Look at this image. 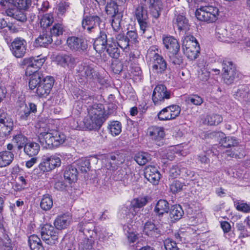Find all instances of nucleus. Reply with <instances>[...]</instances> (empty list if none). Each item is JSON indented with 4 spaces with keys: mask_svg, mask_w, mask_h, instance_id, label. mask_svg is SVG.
<instances>
[{
    "mask_svg": "<svg viewBox=\"0 0 250 250\" xmlns=\"http://www.w3.org/2000/svg\"><path fill=\"white\" fill-rule=\"evenodd\" d=\"M182 172L185 173V175L189 176L191 172L188 171L187 169L182 168L180 166L178 165L173 166L169 169V176L172 178H177Z\"/></svg>",
    "mask_w": 250,
    "mask_h": 250,
    "instance_id": "obj_34",
    "label": "nucleus"
},
{
    "mask_svg": "<svg viewBox=\"0 0 250 250\" xmlns=\"http://www.w3.org/2000/svg\"><path fill=\"white\" fill-rule=\"evenodd\" d=\"M24 153L29 157L36 156L40 150L39 145L35 142H28L24 147Z\"/></svg>",
    "mask_w": 250,
    "mask_h": 250,
    "instance_id": "obj_22",
    "label": "nucleus"
},
{
    "mask_svg": "<svg viewBox=\"0 0 250 250\" xmlns=\"http://www.w3.org/2000/svg\"><path fill=\"white\" fill-rule=\"evenodd\" d=\"M78 171L73 166H68L66 167L64 172V178L69 183L76 181L77 179Z\"/></svg>",
    "mask_w": 250,
    "mask_h": 250,
    "instance_id": "obj_21",
    "label": "nucleus"
},
{
    "mask_svg": "<svg viewBox=\"0 0 250 250\" xmlns=\"http://www.w3.org/2000/svg\"><path fill=\"white\" fill-rule=\"evenodd\" d=\"M66 44L70 50L74 51H84L87 47V41L84 39L74 36L67 38Z\"/></svg>",
    "mask_w": 250,
    "mask_h": 250,
    "instance_id": "obj_10",
    "label": "nucleus"
},
{
    "mask_svg": "<svg viewBox=\"0 0 250 250\" xmlns=\"http://www.w3.org/2000/svg\"><path fill=\"white\" fill-rule=\"evenodd\" d=\"M118 45L123 50L127 52L129 49V42L125 38L124 40H123L121 41H118V42H116Z\"/></svg>",
    "mask_w": 250,
    "mask_h": 250,
    "instance_id": "obj_64",
    "label": "nucleus"
},
{
    "mask_svg": "<svg viewBox=\"0 0 250 250\" xmlns=\"http://www.w3.org/2000/svg\"><path fill=\"white\" fill-rule=\"evenodd\" d=\"M135 15L139 24L140 29L143 33L148 28L147 23V13L146 10L144 8L143 4H141L136 8Z\"/></svg>",
    "mask_w": 250,
    "mask_h": 250,
    "instance_id": "obj_12",
    "label": "nucleus"
},
{
    "mask_svg": "<svg viewBox=\"0 0 250 250\" xmlns=\"http://www.w3.org/2000/svg\"><path fill=\"white\" fill-rule=\"evenodd\" d=\"M222 65L223 67V72H228L230 69H235L232 62L227 59L223 61Z\"/></svg>",
    "mask_w": 250,
    "mask_h": 250,
    "instance_id": "obj_61",
    "label": "nucleus"
},
{
    "mask_svg": "<svg viewBox=\"0 0 250 250\" xmlns=\"http://www.w3.org/2000/svg\"><path fill=\"white\" fill-rule=\"evenodd\" d=\"M13 127V120L3 113L0 115V132L5 136L9 134Z\"/></svg>",
    "mask_w": 250,
    "mask_h": 250,
    "instance_id": "obj_14",
    "label": "nucleus"
},
{
    "mask_svg": "<svg viewBox=\"0 0 250 250\" xmlns=\"http://www.w3.org/2000/svg\"><path fill=\"white\" fill-rule=\"evenodd\" d=\"M228 31L224 28L217 27L216 29V38L221 42H228Z\"/></svg>",
    "mask_w": 250,
    "mask_h": 250,
    "instance_id": "obj_50",
    "label": "nucleus"
},
{
    "mask_svg": "<svg viewBox=\"0 0 250 250\" xmlns=\"http://www.w3.org/2000/svg\"><path fill=\"white\" fill-rule=\"evenodd\" d=\"M14 154L9 151L0 152V167L9 166L13 161Z\"/></svg>",
    "mask_w": 250,
    "mask_h": 250,
    "instance_id": "obj_26",
    "label": "nucleus"
},
{
    "mask_svg": "<svg viewBox=\"0 0 250 250\" xmlns=\"http://www.w3.org/2000/svg\"><path fill=\"white\" fill-rule=\"evenodd\" d=\"M170 97V92L163 84H159L155 87L152 96L153 102L155 105L162 104L165 100L169 99Z\"/></svg>",
    "mask_w": 250,
    "mask_h": 250,
    "instance_id": "obj_9",
    "label": "nucleus"
},
{
    "mask_svg": "<svg viewBox=\"0 0 250 250\" xmlns=\"http://www.w3.org/2000/svg\"><path fill=\"white\" fill-rule=\"evenodd\" d=\"M184 211L180 205L172 206L170 209L169 217L172 222L179 220L183 216Z\"/></svg>",
    "mask_w": 250,
    "mask_h": 250,
    "instance_id": "obj_28",
    "label": "nucleus"
},
{
    "mask_svg": "<svg viewBox=\"0 0 250 250\" xmlns=\"http://www.w3.org/2000/svg\"><path fill=\"white\" fill-rule=\"evenodd\" d=\"M31 3V0H14L13 5L19 10L27 9Z\"/></svg>",
    "mask_w": 250,
    "mask_h": 250,
    "instance_id": "obj_48",
    "label": "nucleus"
},
{
    "mask_svg": "<svg viewBox=\"0 0 250 250\" xmlns=\"http://www.w3.org/2000/svg\"><path fill=\"white\" fill-rule=\"evenodd\" d=\"M61 165V160L57 155L47 154L44 155L38 167L34 170V174L38 177L41 176L44 172L50 171Z\"/></svg>",
    "mask_w": 250,
    "mask_h": 250,
    "instance_id": "obj_3",
    "label": "nucleus"
},
{
    "mask_svg": "<svg viewBox=\"0 0 250 250\" xmlns=\"http://www.w3.org/2000/svg\"><path fill=\"white\" fill-rule=\"evenodd\" d=\"M38 138L43 147L52 149L62 144L65 140V136L55 129L40 128Z\"/></svg>",
    "mask_w": 250,
    "mask_h": 250,
    "instance_id": "obj_1",
    "label": "nucleus"
},
{
    "mask_svg": "<svg viewBox=\"0 0 250 250\" xmlns=\"http://www.w3.org/2000/svg\"><path fill=\"white\" fill-rule=\"evenodd\" d=\"M104 114L103 105H93L88 109V115L83 121L85 127L90 130L100 127L103 124Z\"/></svg>",
    "mask_w": 250,
    "mask_h": 250,
    "instance_id": "obj_2",
    "label": "nucleus"
},
{
    "mask_svg": "<svg viewBox=\"0 0 250 250\" xmlns=\"http://www.w3.org/2000/svg\"><path fill=\"white\" fill-rule=\"evenodd\" d=\"M122 16L120 14L118 16H114L113 17L111 25L113 30L116 32H119L121 28V22Z\"/></svg>",
    "mask_w": 250,
    "mask_h": 250,
    "instance_id": "obj_57",
    "label": "nucleus"
},
{
    "mask_svg": "<svg viewBox=\"0 0 250 250\" xmlns=\"http://www.w3.org/2000/svg\"><path fill=\"white\" fill-rule=\"evenodd\" d=\"M78 165L82 172H87L90 169V163L86 159H81L79 161Z\"/></svg>",
    "mask_w": 250,
    "mask_h": 250,
    "instance_id": "obj_60",
    "label": "nucleus"
},
{
    "mask_svg": "<svg viewBox=\"0 0 250 250\" xmlns=\"http://www.w3.org/2000/svg\"><path fill=\"white\" fill-rule=\"evenodd\" d=\"M13 142L16 144L19 150L23 147H24L28 142L27 139L21 134H18L15 136L13 139Z\"/></svg>",
    "mask_w": 250,
    "mask_h": 250,
    "instance_id": "obj_46",
    "label": "nucleus"
},
{
    "mask_svg": "<svg viewBox=\"0 0 250 250\" xmlns=\"http://www.w3.org/2000/svg\"><path fill=\"white\" fill-rule=\"evenodd\" d=\"M181 108L179 105L173 104L162 109L157 114L160 121H169L175 119L179 116Z\"/></svg>",
    "mask_w": 250,
    "mask_h": 250,
    "instance_id": "obj_8",
    "label": "nucleus"
},
{
    "mask_svg": "<svg viewBox=\"0 0 250 250\" xmlns=\"http://www.w3.org/2000/svg\"><path fill=\"white\" fill-rule=\"evenodd\" d=\"M92 225L91 223H81L80 224V230L86 235V232L90 233L91 230H89L90 227ZM92 231V234H90V238L84 239L79 244V250H95L93 248L94 240L92 238L95 235H97V232Z\"/></svg>",
    "mask_w": 250,
    "mask_h": 250,
    "instance_id": "obj_6",
    "label": "nucleus"
},
{
    "mask_svg": "<svg viewBox=\"0 0 250 250\" xmlns=\"http://www.w3.org/2000/svg\"><path fill=\"white\" fill-rule=\"evenodd\" d=\"M147 134L152 140L156 142L160 141L165 135V130L163 127L152 126L148 128Z\"/></svg>",
    "mask_w": 250,
    "mask_h": 250,
    "instance_id": "obj_19",
    "label": "nucleus"
},
{
    "mask_svg": "<svg viewBox=\"0 0 250 250\" xmlns=\"http://www.w3.org/2000/svg\"><path fill=\"white\" fill-rule=\"evenodd\" d=\"M11 47L13 55L20 58L23 57L26 53L27 43L24 39L17 38L12 42Z\"/></svg>",
    "mask_w": 250,
    "mask_h": 250,
    "instance_id": "obj_11",
    "label": "nucleus"
},
{
    "mask_svg": "<svg viewBox=\"0 0 250 250\" xmlns=\"http://www.w3.org/2000/svg\"><path fill=\"white\" fill-rule=\"evenodd\" d=\"M54 21V17L51 14H45L40 19L41 26L42 28H47Z\"/></svg>",
    "mask_w": 250,
    "mask_h": 250,
    "instance_id": "obj_47",
    "label": "nucleus"
},
{
    "mask_svg": "<svg viewBox=\"0 0 250 250\" xmlns=\"http://www.w3.org/2000/svg\"><path fill=\"white\" fill-rule=\"evenodd\" d=\"M108 129L111 134L113 136H116L121 132L122 125L118 121H113L109 125Z\"/></svg>",
    "mask_w": 250,
    "mask_h": 250,
    "instance_id": "obj_44",
    "label": "nucleus"
},
{
    "mask_svg": "<svg viewBox=\"0 0 250 250\" xmlns=\"http://www.w3.org/2000/svg\"><path fill=\"white\" fill-rule=\"evenodd\" d=\"M54 79L51 76H46L42 78L36 88V93L39 97H45L47 96L53 85Z\"/></svg>",
    "mask_w": 250,
    "mask_h": 250,
    "instance_id": "obj_13",
    "label": "nucleus"
},
{
    "mask_svg": "<svg viewBox=\"0 0 250 250\" xmlns=\"http://www.w3.org/2000/svg\"><path fill=\"white\" fill-rule=\"evenodd\" d=\"M71 217L69 215L63 214L58 216L54 222V226L58 229H64L69 224Z\"/></svg>",
    "mask_w": 250,
    "mask_h": 250,
    "instance_id": "obj_27",
    "label": "nucleus"
},
{
    "mask_svg": "<svg viewBox=\"0 0 250 250\" xmlns=\"http://www.w3.org/2000/svg\"><path fill=\"white\" fill-rule=\"evenodd\" d=\"M74 61V58L67 54H59L55 58L56 63L63 67L69 66L73 63Z\"/></svg>",
    "mask_w": 250,
    "mask_h": 250,
    "instance_id": "obj_25",
    "label": "nucleus"
},
{
    "mask_svg": "<svg viewBox=\"0 0 250 250\" xmlns=\"http://www.w3.org/2000/svg\"><path fill=\"white\" fill-rule=\"evenodd\" d=\"M145 176L148 181L154 185L158 183L160 179V174L156 167L148 166L145 170Z\"/></svg>",
    "mask_w": 250,
    "mask_h": 250,
    "instance_id": "obj_16",
    "label": "nucleus"
},
{
    "mask_svg": "<svg viewBox=\"0 0 250 250\" xmlns=\"http://www.w3.org/2000/svg\"><path fill=\"white\" fill-rule=\"evenodd\" d=\"M234 206L237 210L243 212L250 211V206L242 201H236L234 202Z\"/></svg>",
    "mask_w": 250,
    "mask_h": 250,
    "instance_id": "obj_53",
    "label": "nucleus"
},
{
    "mask_svg": "<svg viewBox=\"0 0 250 250\" xmlns=\"http://www.w3.org/2000/svg\"><path fill=\"white\" fill-rule=\"evenodd\" d=\"M41 234L42 238L47 244L52 245L58 241V232L51 225H44L41 228Z\"/></svg>",
    "mask_w": 250,
    "mask_h": 250,
    "instance_id": "obj_7",
    "label": "nucleus"
},
{
    "mask_svg": "<svg viewBox=\"0 0 250 250\" xmlns=\"http://www.w3.org/2000/svg\"><path fill=\"white\" fill-rule=\"evenodd\" d=\"M123 4H119L118 2L112 1L108 3L106 7L105 11L108 15H110L113 17L114 16H118L119 14V7L121 6Z\"/></svg>",
    "mask_w": 250,
    "mask_h": 250,
    "instance_id": "obj_36",
    "label": "nucleus"
},
{
    "mask_svg": "<svg viewBox=\"0 0 250 250\" xmlns=\"http://www.w3.org/2000/svg\"><path fill=\"white\" fill-rule=\"evenodd\" d=\"M156 46H152L147 51V56L153 60L152 70L157 73H163L167 68V63L159 53Z\"/></svg>",
    "mask_w": 250,
    "mask_h": 250,
    "instance_id": "obj_5",
    "label": "nucleus"
},
{
    "mask_svg": "<svg viewBox=\"0 0 250 250\" xmlns=\"http://www.w3.org/2000/svg\"><path fill=\"white\" fill-rule=\"evenodd\" d=\"M210 75V73L208 71V70L205 68L203 67L200 69L198 73V78L199 79L203 82L207 81Z\"/></svg>",
    "mask_w": 250,
    "mask_h": 250,
    "instance_id": "obj_59",
    "label": "nucleus"
},
{
    "mask_svg": "<svg viewBox=\"0 0 250 250\" xmlns=\"http://www.w3.org/2000/svg\"><path fill=\"white\" fill-rule=\"evenodd\" d=\"M28 244L31 250H43L41 241L36 235H32L29 237Z\"/></svg>",
    "mask_w": 250,
    "mask_h": 250,
    "instance_id": "obj_33",
    "label": "nucleus"
},
{
    "mask_svg": "<svg viewBox=\"0 0 250 250\" xmlns=\"http://www.w3.org/2000/svg\"><path fill=\"white\" fill-rule=\"evenodd\" d=\"M198 45L199 44L196 39L192 36H186L182 40V49L189 48L191 46H196Z\"/></svg>",
    "mask_w": 250,
    "mask_h": 250,
    "instance_id": "obj_42",
    "label": "nucleus"
},
{
    "mask_svg": "<svg viewBox=\"0 0 250 250\" xmlns=\"http://www.w3.org/2000/svg\"><path fill=\"white\" fill-rule=\"evenodd\" d=\"M186 102L195 105H200L203 103V99L198 95L194 94L189 96L186 98Z\"/></svg>",
    "mask_w": 250,
    "mask_h": 250,
    "instance_id": "obj_51",
    "label": "nucleus"
},
{
    "mask_svg": "<svg viewBox=\"0 0 250 250\" xmlns=\"http://www.w3.org/2000/svg\"><path fill=\"white\" fill-rule=\"evenodd\" d=\"M100 22V19L97 16L86 17L82 21V26L88 32H94Z\"/></svg>",
    "mask_w": 250,
    "mask_h": 250,
    "instance_id": "obj_15",
    "label": "nucleus"
},
{
    "mask_svg": "<svg viewBox=\"0 0 250 250\" xmlns=\"http://www.w3.org/2000/svg\"><path fill=\"white\" fill-rule=\"evenodd\" d=\"M164 245L166 250H179L176 242L170 238L164 240Z\"/></svg>",
    "mask_w": 250,
    "mask_h": 250,
    "instance_id": "obj_58",
    "label": "nucleus"
},
{
    "mask_svg": "<svg viewBox=\"0 0 250 250\" xmlns=\"http://www.w3.org/2000/svg\"><path fill=\"white\" fill-rule=\"evenodd\" d=\"M182 49L184 54L188 58L191 60L196 59L200 52L199 45L196 46H192L189 48H184Z\"/></svg>",
    "mask_w": 250,
    "mask_h": 250,
    "instance_id": "obj_35",
    "label": "nucleus"
},
{
    "mask_svg": "<svg viewBox=\"0 0 250 250\" xmlns=\"http://www.w3.org/2000/svg\"><path fill=\"white\" fill-rule=\"evenodd\" d=\"M53 206V200L48 194L42 196L40 202V207L44 210H49Z\"/></svg>",
    "mask_w": 250,
    "mask_h": 250,
    "instance_id": "obj_40",
    "label": "nucleus"
},
{
    "mask_svg": "<svg viewBox=\"0 0 250 250\" xmlns=\"http://www.w3.org/2000/svg\"><path fill=\"white\" fill-rule=\"evenodd\" d=\"M118 46L117 42H115L113 38H111V39L108 40L106 51L113 58H118L120 56V51Z\"/></svg>",
    "mask_w": 250,
    "mask_h": 250,
    "instance_id": "obj_24",
    "label": "nucleus"
},
{
    "mask_svg": "<svg viewBox=\"0 0 250 250\" xmlns=\"http://www.w3.org/2000/svg\"><path fill=\"white\" fill-rule=\"evenodd\" d=\"M144 231L146 235L151 237H158L160 234V229L150 221L145 223Z\"/></svg>",
    "mask_w": 250,
    "mask_h": 250,
    "instance_id": "obj_23",
    "label": "nucleus"
},
{
    "mask_svg": "<svg viewBox=\"0 0 250 250\" xmlns=\"http://www.w3.org/2000/svg\"><path fill=\"white\" fill-rule=\"evenodd\" d=\"M51 36L46 33H43L40 35L35 40V45L36 46L45 47L52 42Z\"/></svg>",
    "mask_w": 250,
    "mask_h": 250,
    "instance_id": "obj_29",
    "label": "nucleus"
},
{
    "mask_svg": "<svg viewBox=\"0 0 250 250\" xmlns=\"http://www.w3.org/2000/svg\"><path fill=\"white\" fill-rule=\"evenodd\" d=\"M42 74L41 73H35L30 77L29 81V86L31 89L37 88L38 86L42 82Z\"/></svg>",
    "mask_w": 250,
    "mask_h": 250,
    "instance_id": "obj_39",
    "label": "nucleus"
},
{
    "mask_svg": "<svg viewBox=\"0 0 250 250\" xmlns=\"http://www.w3.org/2000/svg\"><path fill=\"white\" fill-rule=\"evenodd\" d=\"M219 14L218 8L212 6H202L195 12V16L197 19L209 23L216 21Z\"/></svg>",
    "mask_w": 250,
    "mask_h": 250,
    "instance_id": "obj_4",
    "label": "nucleus"
},
{
    "mask_svg": "<svg viewBox=\"0 0 250 250\" xmlns=\"http://www.w3.org/2000/svg\"><path fill=\"white\" fill-rule=\"evenodd\" d=\"M169 209V204L167 201L165 200H160L156 205L154 211L157 215L161 216L167 213Z\"/></svg>",
    "mask_w": 250,
    "mask_h": 250,
    "instance_id": "obj_30",
    "label": "nucleus"
},
{
    "mask_svg": "<svg viewBox=\"0 0 250 250\" xmlns=\"http://www.w3.org/2000/svg\"><path fill=\"white\" fill-rule=\"evenodd\" d=\"M36 110L37 106L35 104L30 103L28 106L23 102L21 103L18 109V114L22 120H27L30 113H34Z\"/></svg>",
    "mask_w": 250,
    "mask_h": 250,
    "instance_id": "obj_17",
    "label": "nucleus"
},
{
    "mask_svg": "<svg viewBox=\"0 0 250 250\" xmlns=\"http://www.w3.org/2000/svg\"><path fill=\"white\" fill-rule=\"evenodd\" d=\"M163 42L165 47L169 52L173 55L177 54L180 45L176 39L171 36H166L163 38Z\"/></svg>",
    "mask_w": 250,
    "mask_h": 250,
    "instance_id": "obj_18",
    "label": "nucleus"
},
{
    "mask_svg": "<svg viewBox=\"0 0 250 250\" xmlns=\"http://www.w3.org/2000/svg\"><path fill=\"white\" fill-rule=\"evenodd\" d=\"M174 24L176 25L180 31L187 30L188 28V22L186 18L182 15H178L175 19Z\"/></svg>",
    "mask_w": 250,
    "mask_h": 250,
    "instance_id": "obj_41",
    "label": "nucleus"
},
{
    "mask_svg": "<svg viewBox=\"0 0 250 250\" xmlns=\"http://www.w3.org/2000/svg\"><path fill=\"white\" fill-rule=\"evenodd\" d=\"M148 199L149 198L147 196L138 197L134 199L132 204L134 207L141 208L147 203Z\"/></svg>",
    "mask_w": 250,
    "mask_h": 250,
    "instance_id": "obj_52",
    "label": "nucleus"
},
{
    "mask_svg": "<svg viewBox=\"0 0 250 250\" xmlns=\"http://www.w3.org/2000/svg\"><path fill=\"white\" fill-rule=\"evenodd\" d=\"M221 143L224 147H229L237 145L238 142L234 137H228L222 140Z\"/></svg>",
    "mask_w": 250,
    "mask_h": 250,
    "instance_id": "obj_56",
    "label": "nucleus"
},
{
    "mask_svg": "<svg viewBox=\"0 0 250 250\" xmlns=\"http://www.w3.org/2000/svg\"><path fill=\"white\" fill-rule=\"evenodd\" d=\"M45 62L44 58H25L22 60V63H30L35 66V68L38 70L42 65Z\"/></svg>",
    "mask_w": 250,
    "mask_h": 250,
    "instance_id": "obj_45",
    "label": "nucleus"
},
{
    "mask_svg": "<svg viewBox=\"0 0 250 250\" xmlns=\"http://www.w3.org/2000/svg\"><path fill=\"white\" fill-rule=\"evenodd\" d=\"M149 156L147 153L145 152H138L134 157L135 161L139 165H144L148 161Z\"/></svg>",
    "mask_w": 250,
    "mask_h": 250,
    "instance_id": "obj_49",
    "label": "nucleus"
},
{
    "mask_svg": "<svg viewBox=\"0 0 250 250\" xmlns=\"http://www.w3.org/2000/svg\"><path fill=\"white\" fill-rule=\"evenodd\" d=\"M222 76L224 82L227 84H230L237 78V72L235 69H230L228 72H223Z\"/></svg>",
    "mask_w": 250,
    "mask_h": 250,
    "instance_id": "obj_38",
    "label": "nucleus"
},
{
    "mask_svg": "<svg viewBox=\"0 0 250 250\" xmlns=\"http://www.w3.org/2000/svg\"><path fill=\"white\" fill-rule=\"evenodd\" d=\"M223 118L220 115L211 114L207 116L205 120V123L210 125H215L220 123Z\"/></svg>",
    "mask_w": 250,
    "mask_h": 250,
    "instance_id": "obj_43",
    "label": "nucleus"
},
{
    "mask_svg": "<svg viewBox=\"0 0 250 250\" xmlns=\"http://www.w3.org/2000/svg\"><path fill=\"white\" fill-rule=\"evenodd\" d=\"M6 13L8 16L13 17L18 21L24 22L26 20V17L24 14L16 8H9L6 10Z\"/></svg>",
    "mask_w": 250,
    "mask_h": 250,
    "instance_id": "obj_32",
    "label": "nucleus"
},
{
    "mask_svg": "<svg viewBox=\"0 0 250 250\" xmlns=\"http://www.w3.org/2000/svg\"><path fill=\"white\" fill-rule=\"evenodd\" d=\"M126 38L129 42L135 43L138 42V35L135 31H129L127 33Z\"/></svg>",
    "mask_w": 250,
    "mask_h": 250,
    "instance_id": "obj_63",
    "label": "nucleus"
},
{
    "mask_svg": "<svg viewBox=\"0 0 250 250\" xmlns=\"http://www.w3.org/2000/svg\"><path fill=\"white\" fill-rule=\"evenodd\" d=\"M107 42L106 35L101 33V36L97 38L94 42V49L99 53L104 51L106 49Z\"/></svg>",
    "mask_w": 250,
    "mask_h": 250,
    "instance_id": "obj_20",
    "label": "nucleus"
},
{
    "mask_svg": "<svg viewBox=\"0 0 250 250\" xmlns=\"http://www.w3.org/2000/svg\"><path fill=\"white\" fill-rule=\"evenodd\" d=\"M21 64L22 65H27V67L26 69L25 73L26 75L32 76V74H34L35 73H40L38 71L37 69L35 68V66L32 65L31 63H22V62H21Z\"/></svg>",
    "mask_w": 250,
    "mask_h": 250,
    "instance_id": "obj_62",
    "label": "nucleus"
},
{
    "mask_svg": "<svg viewBox=\"0 0 250 250\" xmlns=\"http://www.w3.org/2000/svg\"><path fill=\"white\" fill-rule=\"evenodd\" d=\"M184 186H185L183 183L178 180L174 181L169 186L170 191L174 194H176L181 191Z\"/></svg>",
    "mask_w": 250,
    "mask_h": 250,
    "instance_id": "obj_54",
    "label": "nucleus"
},
{
    "mask_svg": "<svg viewBox=\"0 0 250 250\" xmlns=\"http://www.w3.org/2000/svg\"><path fill=\"white\" fill-rule=\"evenodd\" d=\"M150 3V12L152 16L155 18H158L161 13L162 2L159 0H153V2L151 1Z\"/></svg>",
    "mask_w": 250,
    "mask_h": 250,
    "instance_id": "obj_37",
    "label": "nucleus"
},
{
    "mask_svg": "<svg viewBox=\"0 0 250 250\" xmlns=\"http://www.w3.org/2000/svg\"><path fill=\"white\" fill-rule=\"evenodd\" d=\"M79 71L82 77L87 80H91L96 75L95 71L93 67L89 65H82Z\"/></svg>",
    "mask_w": 250,
    "mask_h": 250,
    "instance_id": "obj_31",
    "label": "nucleus"
},
{
    "mask_svg": "<svg viewBox=\"0 0 250 250\" xmlns=\"http://www.w3.org/2000/svg\"><path fill=\"white\" fill-rule=\"evenodd\" d=\"M64 28L61 23H55L50 29V33L55 36H59L63 34Z\"/></svg>",
    "mask_w": 250,
    "mask_h": 250,
    "instance_id": "obj_55",
    "label": "nucleus"
}]
</instances>
